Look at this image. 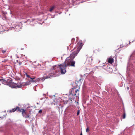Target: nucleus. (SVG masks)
I'll return each mask as SVG.
<instances>
[{
	"mask_svg": "<svg viewBox=\"0 0 135 135\" xmlns=\"http://www.w3.org/2000/svg\"><path fill=\"white\" fill-rule=\"evenodd\" d=\"M7 50V49H6L4 50H2V51L3 54H4L6 52V51Z\"/></svg>",
	"mask_w": 135,
	"mask_h": 135,
	"instance_id": "obj_12",
	"label": "nucleus"
},
{
	"mask_svg": "<svg viewBox=\"0 0 135 135\" xmlns=\"http://www.w3.org/2000/svg\"><path fill=\"white\" fill-rule=\"evenodd\" d=\"M10 80L11 81V82H10V83H11V82L12 81L11 80Z\"/></svg>",
	"mask_w": 135,
	"mask_h": 135,
	"instance_id": "obj_21",
	"label": "nucleus"
},
{
	"mask_svg": "<svg viewBox=\"0 0 135 135\" xmlns=\"http://www.w3.org/2000/svg\"><path fill=\"white\" fill-rule=\"evenodd\" d=\"M56 76L55 74H54L53 75H52V74H51V75H50V76H45L44 77L45 79H47L49 78H50L51 77H54Z\"/></svg>",
	"mask_w": 135,
	"mask_h": 135,
	"instance_id": "obj_8",
	"label": "nucleus"
},
{
	"mask_svg": "<svg viewBox=\"0 0 135 135\" xmlns=\"http://www.w3.org/2000/svg\"><path fill=\"white\" fill-rule=\"evenodd\" d=\"M80 111L79 110H78V112H77V115H78L80 113Z\"/></svg>",
	"mask_w": 135,
	"mask_h": 135,
	"instance_id": "obj_15",
	"label": "nucleus"
},
{
	"mask_svg": "<svg viewBox=\"0 0 135 135\" xmlns=\"http://www.w3.org/2000/svg\"><path fill=\"white\" fill-rule=\"evenodd\" d=\"M42 112V110L41 109L38 112L39 113H41Z\"/></svg>",
	"mask_w": 135,
	"mask_h": 135,
	"instance_id": "obj_16",
	"label": "nucleus"
},
{
	"mask_svg": "<svg viewBox=\"0 0 135 135\" xmlns=\"http://www.w3.org/2000/svg\"><path fill=\"white\" fill-rule=\"evenodd\" d=\"M26 75L28 78V80L29 81L31 82L36 83L39 81H42L45 80L44 78H38L35 79V76L29 75L27 74H26Z\"/></svg>",
	"mask_w": 135,
	"mask_h": 135,
	"instance_id": "obj_2",
	"label": "nucleus"
},
{
	"mask_svg": "<svg viewBox=\"0 0 135 135\" xmlns=\"http://www.w3.org/2000/svg\"><path fill=\"white\" fill-rule=\"evenodd\" d=\"M56 66H54V67H53V69L54 70H55V67H56Z\"/></svg>",
	"mask_w": 135,
	"mask_h": 135,
	"instance_id": "obj_17",
	"label": "nucleus"
},
{
	"mask_svg": "<svg viewBox=\"0 0 135 135\" xmlns=\"http://www.w3.org/2000/svg\"><path fill=\"white\" fill-rule=\"evenodd\" d=\"M76 93L73 94H72V95L73 96H75L76 95V94L78 95L79 94V90L78 89H76L75 91Z\"/></svg>",
	"mask_w": 135,
	"mask_h": 135,
	"instance_id": "obj_10",
	"label": "nucleus"
},
{
	"mask_svg": "<svg viewBox=\"0 0 135 135\" xmlns=\"http://www.w3.org/2000/svg\"><path fill=\"white\" fill-rule=\"evenodd\" d=\"M86 132H88L89 131V128L88 127H87L86 129Z\"/></svg>",
	"mask_w": 135,
	"mask_h": 135,
	"instance_id": "obj_14",
	"label": "nucleus"
},
{
	"mask_svg": "<svg viewBox=\"0 0 135 135\" xmlns=\"http://www.w3.org/2000/svg\"><path fill=\"white\" fill-rule=\"evenodd\" d=\"M56 71L57 72L59 71H57L56 70Z\"/></svg>",
	"mask_w": 135,
	"mask_h": 135,
	"instance_id": "obj_20",
	"label": "nucleus"
},
{
	"mask_svg": "<svg viewBox=\"0 0 135 135\" xmlns=\"http://www.w3.org/2000/svg\"><path fill=\"white\" fill-rule=\"evenodd\" d=\"M1 118V117H0V118Z\"/></svg>",
	"mask_w": 135,
	"mask_h": 135,
	"instance_id": "obj_22",
	"label": "nucleus"
},
{
	"mask_svg": "<svg viewBox=\"0 0 135 135\" xmlns=\"http://www.w3.org/2000/svg\"><path fill=\"white\" fill-rule=\"evenodd\" d=\"M18 110L19 112H21L22 113L23 115V114L25 112V110L23 109H20L19 107H17L16 108H15L12 109L11 110H9V112L10 113L14 112L15 111Z\"/></svg>",
	"mask_w": 135,
	"mask_h": 135,
	"instance_id": "obj_3",
	"label": "nucleus"
},
{
	"mask_svg": "<svg viewBox=\"0 0 135 135\" xmlns=\"http://www.w3.org/2000/svg\"><path fill=\"white\" fill-rule=\"evenodd\" d=\"M92 60V59L91 58V57H89L87 59L86 61L85 62V63L86 64H89V62H90V63L91 61H90L89 60Z\"/></svg>",
	"mask_w": 135,
	"mask_h": 135,
	"instance_id": "obj_9",
	"label": "nucleus"
},
{
	"mask_svg": "<svg viewBox=\"0 0 135 135\" xmlns=\"http://www.w3.org/2000/svg\"><path fill=\"white\" fill-rule=\"evenodd\" d=\"M8 80H7V81H6L5 80L3 79H0V81H1L2 83L4 84H5L7 83V82H8Z\"/></svg>",
	"mask_w": 135,
	"mask_h": 135,
	"instance_id": "obj_6",
	"label": "nucleus"
},
{
	"mask_svg": "<svg viewBox=\"0 0 135 135\" xmlns=\"http://www.w3.org/2000/svg\"><path fill=\"white\" fill-rule=\"evenodd\" d=\"M54 8L55 7L54 6L52 7L50 9V11L51 12L54 9Z\"/></svg>",
	"mask_w": 135,
	"mask_h": 135,
	"instance_id": "obj_11",
	"label": "nucleus"
},
{
	"mask_svg": "<svg viewBox=\"0 0 135 135\" xmlns=\"http://www.w3.org/2000/svg\"><path fill=\"white\" fill-rule=\"evenodd\" d=\"M127 89L128 90L129 89V88L128 87H127Z\"/></svg>",
	"mask_w": 135,
	"mask_h": 135,
	"instance_id": "obj_18",
	"label": "nucleus"
},
{
	"mask_svg": "<svg viewBox=\"0 0 135 135\" xmlns=\"http://www.w3.org/2000/svg\"><path fill=\"white\" fill-rule=\"evenodd\" d=\"M108 62L110 64H112L114 62V59L113 58L110 57L108 59Z\"/></svg>",
	"mask_w": 135,
	"mask_h": 135,
	"instance_id": "obj_7",
	"label": "nucleus"
},
{
	"mask_svg": "<svg viewBox=\"0 0 135 135\" xmlns=\"http://www.w3.org/2000/svg\"><path fill=\"white\" fill-rule=\"evenodd\" d=\"M82 46V43L78 44L77 47L74 49L73 52L70 55L69 57L67 58L64 63L59 65V67L57 68V69H60L61 74H64L65 73V69L66 66H75V62L73 61V60L77 55L81 49Z\"/></svg>",
	"mask_w": 135,
	"mask_h": 135,
	"instance_id": "obj_1",
	"label": "nucleus"
},
{
	"mask_svg": "<svg viewBox=\"0 0 135 135\" xmlns=\"http://www.w3.org/2000/svg\"><path fill=\"white\" fill-rule=\"evenodd\" d=\"M123 119L125 118L126 117V113L125 112H124L123 113Z\"/></svg>",
	"mask_w": 135,
	"mask_h": 135,
	"instance_id": "obj_13",
	"label": "nucleus"
},
{
	"mask_svg": "<svg viewBox=\"0 0 135 135\" xmlns=\"http://www.w3.org/2000/svg\"><path fill=\"white\" fill-rule=\"evenodd\" d=\"M80 135H83L82 133H81Z\"/></svg>",
	"mask_w": 135,
	"mask_h": 135,
	"instance_id": "obj_19",
	"label": "nucleus"
},
{
	"mask_svg": "<svg viewBox=\"0 0 135 135\" xmlns=\"http://www.w3.org/2000/svg\"><path fill=\"white\" fill-rule=\"evenodd\" d=\"M9 86L12 88H20L22 87V85L20 84L11 83L9 85Z\"/></svg>",
	"mask_w": 135,
	"mask_h": 135,
	"instance_id": "obj_4",
	"label": "nucleus"
},
{
	"mask_svg": "<svg viewBox=\"0 0 135 135\" xmlns=\"http://www.w3.org/2000/svg\"><path fill=\"white\" fill-rule=\"evenodd\" d=\"M13 28L14 29L16 30V31H20V27L18 25H16L15 27H13Z\"/></svg>",
	"mask_w": 135,
	"mask_h": 135,
	"instance_id": "obj_5",
	"label": "nucleus"
}]
</instances>
